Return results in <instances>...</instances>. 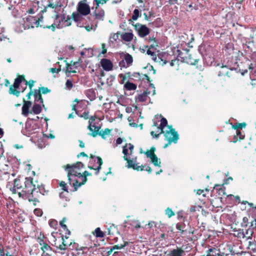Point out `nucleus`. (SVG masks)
Segmentation results:
<instances>
[{"mask_svg": "<svg viewBox=\"0 0 256 256\" xmlns=\"http://www.w3.org/2000/svg\"><path fill=\"white\" fill-rule=\"evenodd\" d=\"M20 180L14 179V186L12 192L13 193H17L18 196L24 199H28L29 201H38V198L40 194H44V188L42 186H36L33 184L32 178H26L25 181V188L22 192L18 190L20 188L21 186L19 184Z\"/></svg>", "mask_w": 256, "mask_h": 256, "instance_id": "f257e3e1", "label": "nucleus"}, {"mask_svg": "<svg viewBox=\"0 0 256 256\" xmlns=\"http://www.w3.org/2000/svg\"><path fill=\"white\" fill-rule=\"evenodd\" d=\"M156 132L158 134H155L154 131L150 132L153 138H157L160 134H164L166 140L168 141V143L164 146V148L168 147L172 143H177L179 138L178 132L171 126L168 124V121L164 118H162L160 125L157 128Z\"/></svg>", "mask_w": 256, "mask_h": 256, "instance_id": "f03ea898", "label": "nucleus"}, {"mask_svg": "<svg viewBox=\"0 0 256 256\" xmlns=\"http://www.w3.org/2000/svg\"><path fill=\"white\" fill-rule=\"evenodd\" d=\"M84 168V164L81 162H77L72 165L67 164L66 166V170L68 172L69 184L74 188L75 191L80 186L78 183L80 182L82 171Z\"/></svg>", "mask_w": 256, "mask_h": 256, "instance_id": "7ed1b4c3", "label": "nucleus"}, {"mask_svg": "<svg viewBox=\"0 0 256 256\" xmlns=\"http://www.w3.org/2000/svg\"><path fill=\"white\" fill-rule=\"evenodd\" d=\"M29 136H30V140L37 144L40 148L45 147L46 141L44 138H54V136L52 134H43L40 128H35L31 130H28Z\"/></svg>", "mask_w": 256, "mask_h": 256, "instance_id": "20e7f679", "label": "nucleus"}, {"mask_svg": "<svg viewBox=\"0 0 256 256\" xmlns=\"http://www.w3.org/2000/svg\"><path fill=\"white\" fill-rule=\"evenodd\" d=\"M20 23L22 24V27L20 28H16V30L18 32H22L24 30L33 28L34 26H38L39 25V21L36 18L32 16L24 18Z\"/></svg>", "mask_w": 256, "mask_h": 256, "instance_id": "39448f33", "label": "nucleus"}, {"mask_svg": "<svg viewBox=\"0 0 256 256\" xmlns=\"http://www.w3.org/2000/svg\"><path fill=\"white\" fill-rule=\"evenodd\" d=\"M243 246L249 251L252 256H256V244L250 236H246L243 234Z\"/></svg>", "mask_w": 256, "mask_h": 256, "instance_id": "423d86ee", "label": "nucleus"}, {"mask_svg": "<svg viewBox=\"0 0 256 256\" xmlns=\"http://www.w3.org/2000/svg\"><path fill=\"white\" fill-rule=\"evenodd\" d=\"M224 62V64H222L220 66L222 70H220L218 74V76H219L226 74L228 77H230L232 76V74H230V72L229 71L227 70L228 69L230 71L236 70V72H238V65L236 63H234L233 64H232L231 62H229V61L227 62Z\"/></svg>", "mask_w": 256, "mask_h": 256, "instance_id": "0eeeda50", "label": "nucleus"}, {"mask_svg": "<svg viewBox=\"0 0 256 256\" xmlns=\"http://www.w3.org/2000/svg\"><path fill=\"white\" fill-rule=\"evenodd\" d=\"M89 126L88 128L91 132L90 135L93 136H96L98 134L99 130L100 128L99 122H96V118L92 116L89 120Z\"/></svg>", "mask_w": 256, "mask_h": 256, "instance_id": "6e6552de", "label": "nucleus"}, {"mask_svg": "<svg viewBox=\"0 0 256 256\" xmlns=\"http://www.w3.org/2000/svg\"><path fill=\"white\" fill-rule=\"evenodd\" d=\"M66 18V15H56V18L54 22L50 26H47L46 28L50 29H52V31H54L56 28H60L64 27L63 24H64V22Z\"/></svg>", "mask_w": 256, "mask_h": 256, "instance_id": "1a4fd4ad", "label": "nucleus"}, {"mask_svg": "<svg viewBox=\"0 0 256 256\" xmlns=\"http://www.w3.org/2000/svg\"><path fill=\"white\" fill-rule=\"evenodd\" d=\"M155 150V148L152 147L150 150H148L144 153L148 158L150 159V162L154 166L160 167L161 162L160 159L154 154Z\"/></svg>", "mask_w": 256, "mask_h": 256, "instance_id": "9d476101", "label": "nucleus"}, {"mask_svg": "<svg viewBox=\"0 0 256 256\" xmlns=\"http://www.w3.org/2000/svg\"><path fill=\"white\" fill-rule=\"evenodd\" d=\"M22 80L25 82V84L27 85L28 82L24 79L23 76H19L14 80V84L12 86H11L9 90V92L10 94H13L16 96L19 95L20 92L16 89L19 87V86Z\"/></svg>", "mask_w": 256, "mask_h": 256, "instance_id": "9b49d317", "label": "nucleus"}, {"mask_svg": "<svg viewBox=\"0 0 256 256\" xmlns=\"http://www.w3.org/2000/svg\"><path fill=\"white\" fill-rule=\"evenodd\" d=\"M78 14L82 16H86L90 12V8L87 4L86 0H82L80 2L77 7Z\"/></svg>", "mask_w": 256, "mask_h": 256, "instance_id": "f8f14e48", "label": "nucleus"}, {"mask_svg": "<svg viewBox=\"0 0 256 256\" xmlns=\"http://www.w3.org/2000/svg\"><path fill=\"white\" fill-rule=\"evenodd\" d=\"M134 26L136 30L140 37L144 38L150 33L149 28L145 25L137 23Z\"/></svg>", "mask_w": 256, "mask_h": 256, "instance_id": "ddd939ff", "label": "nucleus"}, {"mask_svg": "<svg viewBox=\"0 0 256 256\" xmlns=\"http://www.w3.org/2000/svg\"><path fill=\"white\" fill-rule=\"evenodd\" d=\"M126 160L128 165L126 167L128 168H132L134 170H143L144 166L143 165L139 166V164L136 162V158H132V159H130L129 158H127V160Z\"/></svg>", "mask_w": 256, "mask_h": 256, "instance_id": "4468645a", "label": "nucleus"}, {"mask_svg": "<svg viewBox=\"0 0 256 256\" xmlns=\"http://www.w3.org/2000/svg\"><path fill=\"white\" fill-rule=\"evenodd\" d=\"M133 58L131 55L126 54L124 55L123 60L120 62V66L122 67L127 68L132 65Z\"/></svg>", "mask_w": 256, "mask_h": 256, "instance_id": "2eb2a0df", "label": "nucleus"}, {"mask_svg": "<svg viewBox=\"0 0 256 256\" xmlns=\"http://www.w3.org/2000/svg\"><path fill=\"white\" fill-rule=\"evenodd\" d=\"M77 64L78 62H74L72 64L66 63V67L63 69V70L65 72L67 76H70L71 73H76V64Z\"/></svg>", "mask_w": 256, "mask_h": 256, "instance_id": "dca6fc26", "label": "nucleus"}, {"mask_svg": "<svg viewBox=\"0 0 256 256\" xmlns=\"http://www.w3.org/2000/svg\"><path fill=\"white\" fill-rule=\"evenodd\" d=\"M72 16L74 20L77 23L78 26L80 28L84 26V22L86 21V20L82 16L78 13L74 12Z\"/></svg>", "mask_w": 256, "mask_h": 256, "instance_id": "f3484780", "label": "nucleus"}, {"mask_svg": "<svg viewBox=\"0 0 256 256\" xmlns=\"http://www.w3.org/2000/svg\"><path fill=\"white\" fill-rule=\"evenodd\" d=\"M92 158H94V161L95 162H96V164H98V166H88V168L91 170H96V173L95 174L96 175L98 174L99 173V172H100V170L101 168V166L102 165V159L100 158V157H94V156H92Z\"/></svg>", "mask_w": 256, "mask_h": 256, "instance_id": "a211bd4d", "label": "nucleus"}, {"mask_svg": "<svg viewBox=\"0 0 256 256\" xmlns=\"http://www.w3.org/2000/svg\"><path fill=\"white\" fill-rule=\"evenodd\" d=\"M134 146L131 144H126L122 150V153L124 154V160L128 158V155L131 154L134 150Z\"/></svg>", "mask_w": 256, "mask_h": 256, "instance_id": "6ab92c4d", "label": "nucleus"}, {"mask_svg": "<svg viewBox=\"0 0 256 256\" xmlns=\"http://www.w3.org/2000/svg\"><path fill=\"white\" fill-rule=\"evenodd\" d=\"M102 66L106 71H110L112 68V62L108 59L103 58L100 62Z\"/></svg>", "mask_w": 256, "mask_h": 256, "instance_id": "aec40b11", "label": "nucleus"}, {"mask_svg": "<svg viewBox=\"0 0 256 256\" xmlns=\"http://www.w3.org/2000/svg\"><path fill=\"white\" fill-rule=\"evenodd\" d=\"M95 18L98 20H103L104 18V12L102 9L98 8L96 6L94 12Z\"/></svg>", "mask_w": 256, "mask_h": 256, "instance_id": "412c9836", "label": "nucleus"}, {"mask_svg": "<svg viewBox=\"0 0 256 256\" xmlns=\"http://www.w3.org/2000/svg\"><path fill=\"white\" fill-rule=\"evenodd\" d=\"M4 176L6 177L7 176H8V180H10L8 182V184H6L7 188H9L10 191H12V188L14 186V177L15 176V174H12L11 176L9 175V174L8 172H5L4 174Z\"/></svg>", "mask_w": 256, "mask_h": 256, "instance_id": "4be33fe9", "label": "nucleus"}, {"mask_svg": "<svg viewBox=\"0 0 256 256\" xmlns=\"http://www.w3.org/2000/svg\"><path fill=\"white\" fill-rule=\"evenodd\" d=\"M91 174L88 171H84L82 172L81 176L80 178V182L78 183V184H80V186L86 184L87 181V176H91Z\"/></svg>", "mask_w": 256, "mask_h": 256, "instance_id": "5701e85b", "label": "nucleus"}, {"mask_svg": "<svg viewBox=\"0 0 256 256\" xmlns=\"http://www.w3.org/2000/svg\"><path fill=\"white\" fill-rule=\"evenodd\" d=\"M206 252L210 256H221L223 252L216 248H209Z\"/></svg>", "mask_w": 256, "mask_h": 256, "instance_id": "b1692460", "label": "nucleus"}, {"mask_svg": "<svg viewBox=\"0 0 256 256\" xmlns=\"http://www.w3.org/2000/svg\"><path fill=\"white\" fill-rule=\"evenodd\" d=\"M31 102H25L22 107V114L25 116H28L29 112V108L30 106Z\"/></svg>", "mask_w": 256, "mask_h": 256, "instance_id": "393cba45", "label": "nucleus"}, {"mask_svg": "<svg viewBox=\"0 0 256 256\" xmlns=\"http://www.w3.org/2000/svg\"><path fill=\"white\" fill-rule=\"evenodd\" d=\"M150 94V92H144L138 95L136 100L139 102H144L147 100L148 95Z\"/></svg>", "mask_w": 256, "mask_h": 256, "instance_id": "a878e982", "label": "nucleus"}, {"mask_svg": "<svg viewBox=\"0 0 256 256\" xmlns=\"http://www.w3.org/2000/svg\"><path fill=\"white\" fill-rule=\"evenodd\" d=\"M34 100L37 102H40L42 104V106L44 108V105L43 104V100L42 98L41 94H40V90H35L34 92Z\"/></svg>", "mask_w": 256, "mask_h": 256, "instance_id": "bb28decb", "label": "nucleus"}, {"mask_svg": "<svg viewBox=\"0 0 256 256\" xmlns=\"http://www.w3.org/2000/svg\"><path fill=\"white\" fill-rule=\"evenodd\" d=\"M184 252L182 248L173 249L170 253V256H182Z\"/></svg>", "mask_w": 256, "mask_h": 256, "instance_id": "cd10ccee", "label": "nucleus"}, {"mask_svg": "<svg viewBox=\"0 0 256 256\" xmlns=\"http://www.w3.org/2000/svg\"><path fill=\"white\" fill-rule=\"evenodd\" d=\"M133 36L132 32H125L122 36V38L126 42H130L132 40Z\"/></svg>", "mask_w": 256, "mask_h": 256, "instance_id": "c85d7f7f", "label": "nucleus"}, {"mask_svg": "<svg viewBox=\"0 0 256 256\" xmlns=\"http://www.w3.org/2000/svg\"><path fill=\"white\" fill-rule=\"evenodd\" d=\"M124 88L128 90H136L137 86L134 84L128 82L124 84Z\"/></svg>", "mask_w": 256, "mask_h": 256, "instance_id": "c756f323", "label": "nucleus"}, {"mask_svg": "<svg viewBox=\"0 0 256 256\" xmlns=\"http://www.w3.org/2000/svg\"><path fill=\"white\" fill-rule=\"evenodd\" d=\"M146 53L148 54L150 56H152V60L155 62H158L160 60L161 61H163V60L161 59L160 56L157 58L154 52L151 51L150 50H148L146 52Z\"/></svg>", "mask_w": 256, "mask_h": 256, "instance_id": "7c9ffc66", "label": "nucleus"}, {"mask_svg": "<svg viewBox=\"0 0 256 256\" xmlns=\"http://www.w3.org/2000/svg\"><path fill=\"white\" fill-rule=\"evenodd\" d=\"M236 136H234V142H237L238 140H242L244 138V135L240 130H236Z\"/></svg>", "mask_w": 256, "mask_h": 256, "instance_id": "2f4dec72", "label": "nucleus"}, {"mask_svg": "<svg viewBox=\"0 0 256 256\" xmlns=\"http://www.w3.org/2000/svg\"><path fill=\"white\" fill-rule=\"evenodd\" d=\"M32 111L36 114H39L42 111V106L38 104H35L33 106Z\"/></svg>", "mask_w": 256, "mask_h": 256, "instance_id": "473e14b6", "label": "nucleus"}, {"mask_svg": "<svg viewBox=\"0 0 256 256\" xmlns=\"http://www.w3.org/2000/svg\"><path fill=\"white\" fill-rule=\"evenodd\" d=\"M246 126L245 122L243 123H236L232 126V128L236 130H239L242 128H244Z\"/></svg>", "mask_w": 256, "mask_h": 256, "instance_id": "72a5a7b5", "label": "nucleus"}, {"mask_svg": "<svg viewBox=\"0 0 256 256\" xmlns=\"http://www.w3.org/2000/svg\"><path fill=\"white\" fill-rule=\"evenodd\" d=\"M130 243L128 242H124V244H117L114 245L112 246V248L111 249V251L114 250H120L122 248L126 246L127 245H128Z\"/></svg>", "mask_w": 256, "mask_h": 256, "instance_id": "f704fd0d", "label": "nucleus"}, {"mask_svg": "<svg viewBox=\"0 0 256 256\" xmlns=\"http://www.w3.org/2000/svg\"><path fill=\"white\" fill-rule=\"evenodd\" d=\"M96 237L102 238L104 237V233L100 230V228H97L94 234Z\"/></svg>", "mask_w": 256, "mask_h": 256, "instance_id": "c9c22d12", "label": "nucleus"}, {"mask_svg": "<svg viewBox=\"0 0 256 256\" xmlns=\"http://www.w3.org/2000/svg\"><path fill=\"white\" fill-rule=\"evenodd\" d=\"M118 38V34H110L109 38V42L114 44Z\"/></svg>", "mask_w": 256, "mask_h": 256, "instance_id": "e433bc0d", "label": "nucleus"}, {"mask_svg": "<svg viewBox=\"0 0 256 256\" xmlns=\"http://www.w3.org/2000/svg\"><path fill=\"white\" fill-rule=\"evenodd\" d=\"M72 19L68 16L66 15V18L64 22V24H63L64 27L69 26L71 24Z\"/></svg>", "mask_w": 256, "mask_h": 256, "instance_id": "4c0bfd02", "label": "nucleus"}, {"mask_svg": "<svg viewBox=\"0 0 256 256\" xmlns=\"http://www.w3.org/2000/svg\"><path fill=\"white\" fill-rule=\"evenodd\" d=\"M110 130L108 129V128H106L104 130L102 131V132H100V133H99V134L104 139H105L106 138V135H108L110 134Z\"/></svg>", "mask_w": 256, "mask_h": 256, "instance_id": "58836bf2", "label": "nucleus"}, {"mask_svg": "<svg viewBox=\"0 0 256 256\" xmlns=\"http://www.w3.org/2000/svg\"><path fill=\"white\" fill-rule=\"evenodd\" d=\"M42 250L43 252H46V251H51L52 248L48 244L43 242V245L41 247Z\"/></svg>", "mask_w": 256, "mask_h": 256, "instance_id": "ea45409f", "label": "nucleus"}, {"mask_svg": "<svg viewBox=\"0 0 256 256\" xmlns=\"http://www.w3.org/2000/svg\"><path fill=\"white\" fill-rule=\"evenodd\" d=\"M140 15V11L138 9H135L134 10L133 14L132 16V19L134 20H136L138 18Z\"/></svg>", "mask_w": 256, "mask_h": 256, "instance_id": "a19ab883", "label": "nucleus"}, {"mask_svg": "<svg viewBox=\"0 0 256 256\" xmlns=\"http://www.w3.org/2000/svg\"><path fill=\"white\" fill-rule=\"evenodd\" d=\"M166 214L168 216V218H170L172 216H174V212L172 210L169 208H168L166 210Z\"/></svg>", "mask_w": 256, "mask_h": 256, "instance_id": "79ce46f5", "label": "nucleus"}, {"mask_svg": "<svg viewBox=\"0 0 256 256\" xmlns=\"http://www.w3.org/2000/svg\"><path fill=\"white\" fill-rule=\"evenodd\" d=\"M77 248V244L75 242H72V241L70 242V244H68V249H70V250H74V249H76Z\"/></svg>", "mask_w": 256, "mask_h": 256, "instance_id": "37998d69", "label": "nucleus"}, {"mask_svg": "<svg viewBox=\"0 0 256 256\" xmlns=\"http://www.w3.org/2000/svg\"><path fill=\"white\" fill-rule=\"evenodd\" d=\"M108 0H94V2L98 7L100 4H106Z\"/></svg>", "mask_w": 256, "mask_h": 256, "instance_id": "c03bdc74", "label": "nucleus"}, {"mask_svg": "<svg viewBox=\"0 0 256 256\" xmlns=\"http://www.w3.org/2000/svg\"><path fill=\"white\" fill-rule=\"evenodd\" d=\"M73 86V84L72 83V82L70 80H68L66 83V88H67L68 90H70Z\"/></svg>", "mask_w": 256, "mask_h": 256, "instance_id": "a18cd8bd", "label": "nucleus"}, {"mask_svg": "<svg viewBox=\"0 0 256 256\" xmlns=\"http://www.w3.org/2000/svg\"><path fill=\"white\" fill-rule=\"evenodd\" d=\"M115 229L116 227L114 224L110 226V227L108 228V234L109 235L112 234Z\"/></svg>", "mask_w": 256, "mask_h": 256, "instance_id": "49530a36", "label": "nucleus"}, {"mask_svg": "<svg viewBox=\"0 0 256 256\" xmlns=\"http://www.w3.org/2000/svg\"><path fill=\"white\" fill-rule=\"evenodd\" d=\"M49 225L50 226V227L54 228H56V226L58 225V222L56 220H52L49 222Z\"/></svg>", "mask_w": 256, "mask_h": 256, "instance_id": "de8ad7c7", "label": "nucleus"}, {"mask_svg": "<svg viewBox=\"0 0 256 256\" xmlns=\"http://www.w3.org/2000/svg\"><path fill=\"white\" fill-rule=\"evenodd\" d=\"M86 94L88 96H90L91 100L94 99L95 97L94 92L92 90H90L87 92Z\"/></svg>", "mask_w": 256, "mask_h": 256, "instance_id": "09e8293b", "label": "nucleus"}, {"mask_svg": "<svg viewBox=\"0 0 256 256\" xmlns=\"http://www.w3.org/2000/svg\"><path fill=\"white\" fill-rule=\"evenodd\" d=\"M86 28V30L88 31V32H90V30H95L96 29V25H95V26H89V25H86V26H84Z\"/></svg>", "mask_w": 256, "mask_h": 256, "instance_id": "8fccbe9b", "label": "nucleus"}, {"mask_svg": "<svg viewBox=\"0 0 256 256\" xmlns=\"http://www.w3.org/2000/svg\"><path fill=\"white\" fill-rule=\"evenodd\" d=\"M40 90V93L42 92L43 94H46L47 93L50 92V90H48L47 88L42 87L41 88Z\"/></svg>", "mask_w": 256, "mask_h": 256, "instance_id": "3c124183", "label": "nucleus"}, {"mask_svg": "<svg viewBox=\"0 0 256 256\" xmlns=\"http://www.w3.org/2000/svg\"><path fill=\"white\" fill-rule=\"evenodd\" d=\"M60 187L62 188V189L66 192H68V188H67V187H66V184L65 183V182H62L60 184Z\"/></svg>", "mask_w": 256, "mask_h": 256, "instance_id": "603ef678", "label": "nucleus"}, {"mask_svg": "<svg viewBox=\"0 0 256 256\" xmlns=\"http://www.w3.org/2000/svg\"><path fill=\"white\" fill-rule=\"evenodd\" d=\"M34 214L38 216H42V212L41 210L40 209H35L34 210Z\"/></svg>", "mask_w": 256, "mask_h": 256, "instance_id": "864d4df0", "label": "nucleus"}, {"mask_svg": "<svg viewBox=\"0 0 256 256\" xmlns=\"http://www.w3.org/2000/svg\"><path fill=\"white\" fill-rule=\"evenodd\" d=\"M231 250L230 248H228L226 251V252H222V254L221 256H232V254H230Z\"/></svg>", "mask_w": 256, "mask_h": 256, "instance_id": "5fc2aeb1", "label": "nucleus"}, {"mask_svg": "<svg viewBox=\"0 0 256 256\" xmlns=\"http://www.w3.org/2000/svg\"><path fill=\"white\" fill-rule=\"evenodd\" d=\"M60 66L58 68H51L50 69V72L52 73H58L60 71Z\"/></svg>", "mask_w": 256, "mask_h": 256, "instance_id": "6e6d98bb", "label": "nucleus"}, {"mask_svg": "<svg viewBox=\"0 0 256 256\" xmlns=\"http://www.w3.org/2000/svg\"><path fill=\"white\" fill-rule=\"evenodd\" d=\"M252 231L250 230H249L246 231V234L242 232V235L243 236V234H244L246 236H250L252 237Z\"/></svg>", "mask_w": 256, "mask_h": 256, "instance_id": "4d7b16f0", "label": "nucleus"}, {"mask_svg": "<svg viewBox=\"0 0 256 256\" xmlns=\"http://www.w3.org/2000/svg\"><path fill=\"white\" fill-rule=\"evenodd\" d=\"M58 248L61 250H65L68 249V245H66V244H64L63 242H62V244H60Z\"/></svg>", "mask_w": 256, "mask_h": 256, "instance_id": "13d9d810", "label": "nucleus"}, {"mask_svg": "<svg viewBox=\"0 0 256 256\" xmlns=\"http://www.w3.org/2000/svg\"><path fill=\"white\" fill-rule=\"evenodd\" d=\"M248 222V218L246 217H244L242 219V226H246Z\"/></svg>", "mask_w": 256, "mask_h": 256, "instance_id": "bf43d9fd", "label": "nucleus"}, {"mask_svg": "<svg viewBox=\"0 0 256 256\" xmlns=\"http://www.w3.org/2000/svg\"><path fill=\"white\" fill-rule=\"evenodd\" d=\"M143 166H144L143 170L148 172V173L152 172V170L150 168V167L149 166H146V165Z\"/></svg>", "mask_w": 256, "mask_h": 256, "instance_id": "052dcab7", "label": "nucleus"}, {"mask_svg": "<svg viewBox=\"0 0 256 256\" xmlns=\"http://www.w3.org/2000/svg\"><path fill=\"white\" fill-rule=\"evenodd\" d=\"M248 204L252 208V212L254 214H256V207H254V204L252 203H251V202H248Z\"/></svg>", "mask_w": 256, "mask_h": 256, "instance_id": "680f3d73", "label": "nucleus"}, {"mask_svg": "<svg viewBox=\"0 0 256 256\" xmlns=\"http://www.w3.org/2000/svg\"><path fill=\"white\" fill-rule=\"evenodd\" d=\"M8 40V38H7L5 37L4 34H0V42H2V41H7Z\"/></svg>", "mask_w": 256, "mask_h": 256, "instance_id": "e2e57ef3", "label": "nucleus"}, {"mask_svg": "<svg viewBox=\"0 0 256 256\" xmlns=\"http://www.w3.org/2000/svg\"><path fill=\"white\" fill-rule=\"evenodd\" d=\"M102 54H105L106 52V49L105 48L106 47V44H102Z\"/></svg>", "mask_w": 256, "mask_h": 256, "instance_id": "0e129e2a", "label": "nucleus"}, {"mask_svg": "<svg viewBox=\"0 0 256 256\" xmlns=\"http://www.w3.org/2000/svg\"><path fill=\"white\" fill-rule=\"evenodd\" d=\"M123 142V139L121 138H118L116 140V144L117 145L121 144Z\"/></svg>", "mask_w": 256, "mask_h": 256, "instance_id": "69168bd1", "label": "nucleus"}, {"mask_svg": "<svg viewBox=\"0 0 256 256\" xmlns=\"http://www.w3.org/2000/svg\"><path fill=\"white\" fill-rule=\"evenodd\" d=\"M34 80H30L28 82L27 84L28 85L30 88L31 89L32 87L34 85Z\"/></svg>", "mask_w": 256, "mask_h": 256, "instance_id": "338daca9", "label": "nucleus"}, {"mask_svg": "<svg viewBox=\"0 0 256 256\" xmlns=\"http://www.w3.org/2000/svg\"><path fill=\"white\" fill-rule=\"evenodd\" d=\"M250 226L252 228H254L256 226V219H254L253 221L251 222Z\"/></svg>", "mask_w": 256, "mask_h": 256, "instance_id": "774afa93", "label": "nucleus"}]
</instances>
